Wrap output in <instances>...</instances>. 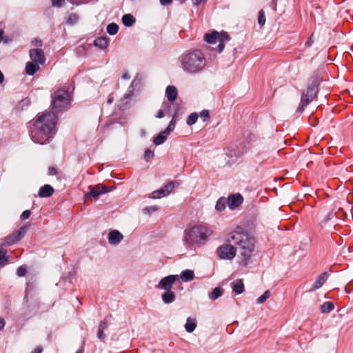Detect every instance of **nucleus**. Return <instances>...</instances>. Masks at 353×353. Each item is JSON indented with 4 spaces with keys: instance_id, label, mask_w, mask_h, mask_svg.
Masks as SVG:
<instances>
[{
    "instance_id": "nucleus-53",
    "label": "nucleus",
    "mask_w": 353,
    "mask_h": 353,
    "mask_svg": "<svg viewBox=\"0 0 353 353\" xmlns=\"http://www.w3.org/2000/svg\"><path fill=\"white\" fill-rule=\"evenodd\" d=\"M4 81V76L1 71L0 70V83H3Z\"/></svg>"
},
{
    "instance_id": "nucleus-36",
    "label": "nucleus",
    "mask_w": 353,
    "mask_h": 353,
    "mask_svg": "<svg viewBox=\"0 0 353 353\" xmlns=\"http://www.w3.org/2000/svg\"><path fill=\"white\" fill-rule=\"evenodd\" d=\"M258 23L261 26H263L265 23V13L263 10H261L259 12Z\"/></svg>"
},
{
    "instance_id": "nucleus-50",
    "label": "nucleus",
    "mask_w": 353,
    "mask_h": 353,
    "mask_svg": "<svg viewBox=\"0 0 353 353\" xmlns=\"http://www.w3.org/2000/svg\"><path fill=\"white\" fill-rule=\"evenodd\" d=\"M5 324L6 323L4 319L0 317V330L4 327Z\"/></svg>"
},
{
    "instance_id": "nucleus-10",
    "label": "nucleus",
    "mask_w": 353,
    "mask_h": 353,
    "mask_svg": "<svg viewBox=\"0 0 353 353\" xmlns=\"http://www.w3.org/2000/svg\"><path fill=\"white\" fill-rule=\"evenodd\" d=\"M174 188V183L173 181L169 182L165 185H163L161 188L154 191L150 196V198L152 199H160L164 196H168L171 193L172 190Z\"/></svg>"
},
{
    "instance_id": "nucleus-13",
    "label": "nucleus",
    "mask_w": 353,
    "mask_h": 353,
    "mask_svg": "<svg viewBox=\"0 0 353 353\" xmlns=\"http://www.w3.org/2000/svg\"><path fill=\"white\" fill-rule=\"evenodd\" d=\"M243 199L240 194H235L229 196L228 203L230 209H234L243 203Z\"/></svg>"
},
{
    "instance_id": "nucleus-51",
    "label": "nucleus",
    "mask_w": 353,
    "mask_h": 353,
    "mask_svg": "<svg viewBox=\"0 0 353 353\" xmlns=\"http://www.w3.org/2000/svg\"><path fill=\"white\" fill-rule=\"evenodd\" d=\"M334 216H335V214H334V213L330 212V213H329V214L327 215V218H326V219H327V220H329V219H330L333 218Z\"/></svg>"
},
{
    "instance_id": "nucleus-43",
    "label": "nucleus",
    "mask_w": 353,
    "mask_h": 353,
    "mask_svg": "<svg viewBox=\"0 0 353 353\" xmlns=\"http://www.w3.org/2000/svg\"><path fill=\"white\" fill-rule=\"evenodd\" d=\"M31 214V212L29 210H25L21 215V219L23 220H26L30 217Z\"/></svg>"
},
{
    "instance_id": "nucleus-25",
    "label": "nucleus",
    "mask_w": 353,
    "mask_h": 353,
    "mask_svg": "<svg viewBox=\"0 0 353 353\" xmlns=\"http://www.w3.org/2000/svg\"><path fill=\"white\" fill-rule=\"evenodd\" d=\"M169 134L165 130L161 132L153 140V143L156 145H159L163 143L167 139V137Z\"/></svg>"
},
{
    "instance_id": "nucleus-60",
    "label": "nucleus",
    "mask_w": 353,
    "mask_h": 353,
    "mask_svg": "<svg viewBox=\"0 0 353 353\" xmlns=\"http://www.w3.org/2000/svg\"><path fill=\"white\" fill-rule=\"evenodd\" d=\"M3 41H4V43H8V42H9V40H8V39H4V38H3Z\"/></svg>"
},
{
    "instance_id": "nucleus-16",
    "label": "nucleus",
    "mask_w": 353,
    "mask_h": 353,
    "mask_svg": "<svg viewBox=\"0 0 353 353\" xmlns=\"http://www.w3.org/2000/svg\"><path fill=\"white\" fill-rule=\"evenodd\" d=\"M165 96L170 102L174 101L178 96V91L174 85H168L165 90Z\"/></svg>"
},
{
    "instance_id": "nucleus-1",
    "label": "nucleus",
    "mask_w": 353,
    "mask_h": 353,
    "mask_svg": "<svg viewBox=\"0 0 353 353\" xmlns=\"http://www.w3.org/2000/svg\"><path fill=\"white\" fill-rule=\"evenodd\" d=\"M56 123L57 116L53 112L46 111L38 114L34 123L30 122L29 125L32 141L41 145L48 143L54 134Z\"/></svg>"
},
{
    "instance_id": "nucleus-24",
    "label": "nucleus",
    "mask_w": 353,
    "mask_h": 353,
    "mask_svg": "<svg viewBox=\"0 0 353 353\" xmlns=\"http://www.w3.org/2000/svg\"><path fill=\"white\" fill-rule=\"evenodd\" d=\"M180 277L183 282L191 281L194 277V271L191 270H185L181 272Z\"/></svg>"
},
{
    "instance_id": "nucleus-18",
    "label": "nucleus",
    "mask_w": 353,
    "mask_h": 353,
    "mask_svg": "<svg viewBox=\"0 0 353 353\" xmlns=\"http://www.w3.org/2000/svg\"><path fill=\"white\" fill-rule=\"evenodd\" d=\"M161 299L162 301L165 304H170L173 303L176 299V294L175 293L170 290H165V292H163L161 294Z\"/></svg>"
},
{
    "instance_id": "nucleus-56",
    "label": "nucleus",
    "mask_w": 353,
    "mask_h": 353,
    "mask_svg": "<svg viewBox=\"0 0 353 353\" xmlns=\"http://www.w3.org/2000/svg\"><path fill=\"white\" fill-rule=\"evenodd\" d=\"M313 41L311 40V39H310L306 43H305V46H310L312 45V43Z\"/></svg>"
},
{
    "instance_id": "nucleus-32",
    "label": "nucleus",
    "mask_w": 353,
    "mask_h": 353,
    "mask_svg": "<svg viewBox=\"0 0 353 353\" xmlns=\"http://www.w3.org/2000/svg\"><path fill=\"white\" fill-rule=\"evenodd\" d=\"M119 30V26L114 23H112L107 26V32L110 35H114Z\"/></svg>"
},
{
    "instance_id": "nucleus-45",
    "label": "nucleus",
    "mask_w": 353,
    "mask_h": 353,
    "mask_svg": "<svg viewBox=\"0 0 353 353\" xmlns=\"http://www.w3.org/2000/svg\"><path fill=\"white\" fill-rule=\"evenodd\" d=\"M218 52H221L224 48H225V45L224 43H223V41H219V44L218 45Z\"/></svg>"
},
{
    "instance_id": "nucleus-4",
    "label": "nucleus",
    "mask_w": 353,
    "mask_h": 353,
    "mask_svg": "<svg viewBox=\"0 0 353 353\" xmlns=\"http://www.w3.org/2000/svg\"><path fill=\"white\" fill-rule=\"evenodd\" d=\"M212 234V230L208 227L202 225H195L184 231L183 244L186 248H192L193 245L205 241Z\"/></svg>"
},
{
    "instance_id": "nucleus-21",
    "label": "nucleus",
    "mask_w": 353,
    "mask_h": 353,
    "mask_svg": "<svg viewBox=\"0 0 353 353\" xmlns=\"http://www.w3.org/2000/svg\"><path fill=\"white\" fill-rule=\"evenodd\" d=\"M109 39L106 37H101L97 38L94 41V44L96 47L99 48L101 50H103L107 48L108 46Z\"/></svg>"
},
{
    "instance_id": "nucleus-42",
    "label": "nucleus",
    "mask_w": 353,
    "mask_h": 353,
    "mask_svg": "<svg viewBox=\"0 0 353 353\" xmlns=\"http://www.w3.org/2000/svg\"><path fill=\"white\" fill-rule=\"evenodd\" d=\"M65 3V0H52L53 6L62 7Z\"/></svg>"
},
{
    "instance_id": "nucleus-23",
    "label": "nucleus",
    "mask_w": 353,
    "mask_h": 353,
    "mask_svg": "<svg viewBox=\"0 0 353 353\" xmlns=\"http://www.w3.org/2000/svg\"><path fill=\"white\" fill-rule=\"evenodd\" d=\"M107 321L106 320H103V321H101L100 323H99V327H98V331H97V337L99 339H100L101 341H103L105 338V335L104 334V330L106 329L107 327Z\"/></svg>"
},
{
    "instance_id": "nucleus-47",
    "label": "nucleus",
    "mask_w": 353,
    "mask_h": 353,
    "mask_svg": "<svg viewBox=\"0 0 353 353\" xmlns=\"http://www.w3.org/2000/svg\"><path fill=\"white\" fill-rule=\"evenodd\" d=\"M172 2V0H160V3L162 6L169 5Z\"/></svg>"
},
{
    "instance_id": "nucleus-41",
    "label": "nucleus",
    "mask_w": 353,
    "mask_h": 353,
    "mask_svg": "<svg viewBox=\"0 0 353 353\" xmlns=\"http://www.w3.org/2000/svg\"><path fill=\"white\" fill-rule=\"evenodd\" d=\"M200 117L203 119V121H205L207 119L210 118L209 111L207 110H203L200 112Z\"/></svg>"
},
{
    "instance_id": "nucleus-38",
    "label": "nucleus",
    "mask_w": 353,
    "mask_h": 353,
    "mask_svg": "<svg viewBox=\"0 0 353 353\" xmlns=\"http://www.w3.org/2000/svg\"><path fill=\"white\" fill-rule=\"evenodd\" d=\"M154 156V154L152 151L149 149L145 150L144 152V159L146 161H149L151 160Z\"/></svg>"
},
{
    "instance_id": "nucleus-59",
    "label": "nucleus",
    "mask_w": 353,
    "mask_h": 353,
    "mask_svg": "<svg viewBox=\"0 0 353 353\" xmlns=\"http://www.w3.org/2000/svg\"><path fill=\"white\" fill-rule=\"evenodd\" d=\"M37 45L39 46H42L41 41H39L38 42H37Z\"/></svg>"
},
{
    "instance_id": "nucleus-52",
    "label": "nucleus",
    "mask_w": 353,
    "mask_h": 353,
    "mask_svg": "<svg viewBox=\"0 0 353 353\" xmlns=\"http://www.w3.org/2000/svg\"><path fill=\"white\" fill-rule=\"evenodd\" d=\"M192 1L193 2L194 5L198 6L202 2L203 0H192Z\"/></svg>"
},
{
    "instance_id": "nucleus-26",
    "label": "nucleus",
    "mask_w": 353,
    "mask_h": 353,
    "mask_svg": "<svg viewBox=\"0 0 353 353\" xmlns=\"http://www.w3.org/2000/svg\"><path fill=\"white\" fill-rule=\"evenodd\" d=\"M223 294V289L221 287L215 288L213 291L209 294L210 299L214 301L221 297Z\"/></svg>"
},
{
    "instance_id": "nucleus-5",
    "label": "nucleus",
    "mask_w": 353,
    "mask_h": 353,
    "mask_svg": "<svg viewBox=\"0 0 353 353\" xmlns=\"http://www.w3.org/2000/svg\"><path fill=\"white\" fill-rule=\"evenodd\" d=\"M70 97L67 90L60 89L52 94L51 106L56 112H60L68 108Z\"/></svg>"
},
{
    "instance_id": "nucleus-27",
    "label": "nucleus",
    "mask_w": 353,
    "mask_h": 353,
    "mask_svg": "<svg viewBox=\"0 0 353 353\" xmlns=\"http://www.w3.org/2000/svg\"><path fill=\"white\" fill-rule=\"evenodd\" d=\"M122 22L125 26L130 27L135 23V19L132 14H126L122 17Z\"/></svg>"
},
{
    "instance_id": "nucleus-9",
    "label": "nucleus",
    "mask_w": 353,
    "mask_h": 353,
    "mask_svg": "<svg viewBox=\"0 0 353 353\" xmlns=\"http://www.w3.org/2000/svg\"><path fill=\"white\" fill-rule=\"evenodd\" d=\"M178 279L177 275H169L162 278L159 283L155 285L157 289L170 290L174 282Z\"/></svg>"
},
{
    "instance_id": "nucleus-12",
    "label": "nucleus",
    "mask_w": 353,
    "mask_h": 353,
    "mask_svg": "<svg viewBox=\"0 0 353 353\" xmlns=\"http://www.w3.org/2000/svg\"><path fill=\"white\" fill-rule=\"evenodd\" d=\"M90 191L88 193L87 196H90L94 199H97L99 196L101 194L108 192L107 187L98 184L92 188L90 187Z\"/></svg>"
},
{
    "instance_id": "nucleus-17",
    "label": "nucleus",
    "mask_w": 353,
    "mask_h": 353,
    "mask_svg": "<svg viewBox=\"0 0 353 353\" xmlns=\"http://www.w3.org/2000/svg\"><path fill=\"white\" fill-rule=\"evenodd\" d=\"M327 278L328 274L327 272H323L321 274L314 283L311 290H315L320 288L325 283Z\"/></svg>"
},
{
    "instance_id": "nucleus-15",
    "label": "nucleus",
    "mask_w": 353,
    "mask_h": 353,
    "mask_svg": "<svg viewBox=\"0 0 353 353\" xmlns=\"http://www.w3.org/2000/svg\"><path fill=\"white\" fill-rule=\"evenodd\" d=\"M204 39L207 43L210 44L215 43L217 41H222L220 33L217 31H213L211 33L205 34Z\"/></svg>"
},
{
    "instance_id": "nucleus-61",
    "label": "nucleus",
    "mask_w": 353,
    "mask_h": 353,
    "mask_svg": "<svg viewBox=\"0 0 353 353\" xmlns=\"http://www.w3.org/2000/svg\"><path fill=\"white\" fill-rule=\"evenodd\" d=\"M345 292L347 293H350V290H348L347 288H345Z\"/></svg>"
},
{
    "instance_id": "nucleus-29",
    "label": "nucleus",
    "mask_w": 353,
    "mask_h": 353,
    "mask_svg": "<svg viewBox=\"0 0 353 353\" xmlns=\"http://www.w3.org/2000/svg\"><path fill=\"white\" fill-rule=\"evenodd\" d=\"M196 327V324L195 322V320L193 319H191L190 317H188L186 321V323L185 325V330L191 333L192 332Z\"/></svg>"
},
{
    "instance_id": "nucleus-22",
    "label": "nucleus",
    "mask_w": 353,
    "mask_h": 353,
    "mask_svg": "<svg viewBox=\"0 0 353 353\" xmlns=\"http://www.w3.org/2000/svg\"><path fill=\"white\" fill-rule=\"evenodd\" d=\"M233 290L237 294H240L244 291V284L241 279H238L232 283Z\"/></svg>"
},
{
    "instance_id": "nucleus-19",
    "label": "nucleus",
    "mask_w": 353,
    "mask_h": 353,
    "mask_svg": "<svg viewBox=\"0 0 353 353\" xmlns=\"http://www.w3.org/2000/svg\"><path fill=\"white\" fill-rule=\"evenodd\" d=\"M54 193V189L50 185H44L39 191V196L41 198L49 197Z\"/></svg>"
},
{
    "instance_id": "nucleus-3",
    "label": "nucleus",
    "mask_w": 353,
    "mask_h": 353,
    "mask_svg": "<svg viewBox=\"0 0 353 353\" xmlns=\"http://www.w3.org/2000/svg\"><path fill=\"white\" fill-rule=\"evenodd\" d=\"M181 69L188 74H197L204 70L207 61L204 54L200 50H188L179 58Z\"/></svg>"
},
{
    "instance_id": "nucleus-34",
    "label": "nucleus",
    "mask_w": 353,
    "mask_h": 353,
    "mask_svg": "<svg viewBox=\"0 0 353 353\" xmlns=\"http://www.w3.org/2000/svg\"><path fill=\"white\" fill-rule=\"evenodd\" d=\"M270 292L269 290H266L257 299V303L259 304L263 303L270 296Z\"/></svg>"
},
{
    "instance_id": "nucleus-35",
    "label": "nucleus",
    "mask_w": 353,
    "mask_h": 353,
    "mask_svg": "<svg viewBox=\"0 0 353 353\" xmlns=\"http://www.w3.org/2000/svg\"><path fill=\"white\" fill-rule=\"evenodd\" d=\"M158 210V207L156 205L145 207L142 210L143 214H150L152 212H156Z\"/></svg>"
},
{
    "instance_id": "nucleus-6",
    "label": "nucleus",
    "mask_w": 353,
    "mask_h": 353,
    "mask_svg": "<svg viewBox=\"0 0 353 353\" xmlns=\"http://www.w3.org/2000/svg\"><path fill=\"white\" fill-rule=\"evenodd\" d=\"M319 92V82L314 79L308 85L306 90H303L301 95V103L298 110L302 112L304 108L313 101Z\"/></svg>"
},
{
    "instance_id": "nucleus-37",
    "label": "nucleus",
    "mask_w": 353,
    "mask_h": 353,
    "mask_svg": "<svg viewBox=\"0 0 353 353\" xmlns=\"http://www.w3.org/2000/svg\"><path fill=\"white\" fill-rule=\"evenodd\" d=\"M175 125H176V121L174 120V118H172V119L170 122L168 126L165 130V131L170 134V133L174 130V129L175 128Z\"/></svg>"
},
{
    "instance_id": "nucleus-14",
    "label": "nucleus",
    "mask_w": 353,
    "mask_h": 353,
    "mask_svg": "<svg viewBox=\"0 0 353 353\" xmlns=\"http://www.w3.org/2000/svg\"><path fill=\"white\" fill-rule=\"evenodd\" d=\"M123 239V235L118 230H112L108 234V242L111 245L119 244Z\"/></svg>"
},
{
    "instance_id": "nucleus-40",
    "label": "nucleus",
    "mask_w": 353,
    "mask_h": 353,
    "mask_svg": "<svg viewBox=\"0 0 353 353\" xmlns=\"http://www.w3.org/2000/svg\"><path fill=\"white\" fill-rule=\"evenodd\" d=\"M27 270L25 266H20L17 268V274L19 276H23L26 274Z\"/></svg>"
},
{
    "instance_id": "nucleus-49",
    "label": "nucleus",
    "mask_w": 353,
    "mask_h": 353,
    "mask_svg": "<svg viewBox=\"0 0 353 353\" xmlns=\"http://www.w3.org/2000/svg\"><path fill=\"white\" fill-rule=\"evenodd\" d=\"M156 117L157 118H159V119L163 118L164 117V113H163V110H159L157 112V114Z\"/></svg>"
},
{
    "instance_id": "nucleus-58",
    "label": "nucleus",
    "mask_w": 353,
    "mask_h": 353,
    "mask_svg": "<svg viewBox=\"0 0 353 353\" xmlns=\"http://www.w3.org/2000/svg\"><path fill=\"white\" fill-rule=\"evenodd\" d=\"M112 101H113V98L109 97L107 102L108 104H111L112 103Z\"/></svg>"
},
{
    "instance_id": "nucleus-2",
    "label": "nucleus",
    "mask_w": 353,
    "mask_h": 353,
    "mask_svg": "<svg viewBox=\"0 0 353 353\" xmlns=\"http://www.w3.org/2000/svg\"><path fill=\"white\" fill-rule=\"evenodd\" d=\"M225 241L236 246L239 252V263L246 266L252 255L255 246V239L241 227H236L229 232Z\"/></svg>"
},
{
    "instance_id": "nucleus-57",
    "label": "nucleus",
    "mask_w": 353,
    "mask_h": 353,
    "mask_svg": "<svg viewBox=\"0 0 353 353\" xmlns=\"http://www.w3.org/2000/svg\"><path fill=\"white\" fill-rule=\"evenodd\" d=\"M140 133H141V137H144L145 135V130H143V129L141 130Z\"/></svg>"
},
{
    "instance_id": "nucleus-54",
    "label": "nucleus",
    "mask_w": 353,
    "mask_h": 353,
    "mask_svg": "<svg viewBox=\"0 0 353 353\" xmlns=\"http://www.w3.org/2000/svg\"><path fill=\"white\" fill-rule=\"evenodd\" d=\"M122 78L124 79H130V75L128 73H124L122 76Z\"/></svg>"
},
{
    "instance_id": "nucleus-11",
    "label": "nucleus",
    "mask_w": 353,
    "mask_h": 353,
    "mask_svg": "<svg viewBox=\"0 0 353 353\" xmlns=\"http://www.w3.org/2000/svg\"><path fill=\"white\" fill-rule=\"evenodd\" d=\"M29 54L32 62L38 64H43L45 63L46 58L41 49H32L30 50Z\"/></svg>"
},
{
    "instance_id": "nucleus-31",
    "label": "nucleus",
    "mask_w": 353,
    "mask_h": 353,
    "mask_svg": "<svg viewBox=\"0 0 353 353\" xmlns=\"http://www.w3.org/2000/svg\"><path fill=\"white\" fill-rule=\"evenodd\" d=\"M79 15L77 13H70L67 17L66 23L72 26L79 21Z\"/></svg>"
},
{
    "instance_id": "nucleus-8",
    "label": "nucleus",
    "mask_w": 353,
    "mask_h": 353,
    "mask_svg": "<svg viewBox=\"0 0 353 353\" xmlns=\"http://www.w3.org/2000/svg\"><path fill=\"white\" fill-rule=\"evenodd\" d=\"M28 230V226H22L19 230H16L11 234L6 236L4 239V245H11L19 241H20L26 234Z\"/></svg>"
},
{
    "instance_id": "nucleus-28",
    "label": "nucleus",
    "mask_w": 353,
    "mask_h": 353,
    "mask_svg": "<svg viewBox=\"0 0 353 353\" xmlns=\"http://www.w3.org/2000/svg\"><path fill=\"white\" fill-rule=\"evenodd\" d=\"M334 308V304L330 301H326L323 303L320 307V310L322 313L326 314L332 312Z\"/></svg>"
},
{
    "instance_id": "nucleus-30",
    "label": "nucleus",
    "mask_w": 353,
    "mask_h": 353,
    "mask_svg": "<svg viewBox=\"0 0 353 353\" xmlns=\"http://www.w3.org/2000/svg\"><path fill=\"white\" fill-rule=\"evenodd\" d=\"M227 203L228 201L226 200L225 198L221 197L219 199L218 201H216L215 209L219 212L224 210L225 209Z\"/></svg>"
},
{
    "instance_id": "nucleus-46",
    "label": "nucleus",
    "mask_w": 353,
    "mask_h": 353,
    "mask_svg": "<svg viewBox=\"0 0 353 353\" xmlns=\"http://www.w3.org/2000/svg\"><path fill=\"white\" fill-rule=\"evenodd\" d=\"M220 35L222 41H223V40H229V35L226 32L220 33Z\"/></svg>"
},
{
    "instance_id": "nucleus-55",
    "label": "nucleus",
    "mask_w": 353,
    "mask_h": 353,
    "mask_svg": "<svg viewBox=\"0 0 353 353\" xmlns=\"http://www.w3.org/2000/svg\"><path fill=\"white\" fill-rule=\"evenodd\" d=\"M3 31L2 30H0V42L3 39Z\"/></svg>"
},
{
    "instance_id": "nucleus-7",
    "label": "nucleus",
    "mask_w": 353,
    "mask_h": 353,
    "mask_svg": "<svg viewBox=\"0 0 353 353\" xmlns=\"http://www.w3.org/2000/svg\"><path fill=\"white\" fill-rule=\"evenodd\" d=\"M216 254L220 259L232 260L236 254V248L227 242L217 248Z\"/></svg>"
},
{
    "instance_id": "nucleus-33",
    "label": "nucleus",
    "mask_w": 353,
    "mask_h": 353,
    "mask_svg": "<svg viewBox=\"0 0 353 353\" xmlns=\"http://www.w3.org/2000/svg\"><path fill=\"white\" fill-rule=\"evenodd\" d=\"M198 117H199V115L196 112H193V113L190 114L188 116V117L187 118L186 123L188 125H192L194 124L196 122Z\"/></svg>"
},
{
    "instance_id": "nucleus-44",
    "label": "nucleus",
    "mask_w": 353,
    "mask_h": 353,
    "mask_svg": "<svg viewBox=\"0 0 353 353\" xmlns=\"http://www.w3.org/2000/svg\"><path fill=\"white\" fill-rule=\"evenodd\" d=\"M57 171L55 168L54 167H49L48 168V174L49 175H55L57 174Z\"/></svg>"
},
{
    "instance_id": "nucleus-20",
    "label": "nucleus",
    "mask_w": 353,
    "mask_h": 353,
    "mask_svg": "<svg viewBox=\"0 0 353 353\" xmlns=\"http://www.w3.org/2000/svg\"><path fill=\"white\" fill-rule=\"evenodd\" d=\"M39 70V64L30 61L28 62L26 65V72L28 75H33Z\"/></svg>"
},
{
    "instance_id": "nucleus-48",
    "label": "nucleus",
    "mask_w": 353,
    "mask_h": 353,
    "mask_svg": "<svg viewBox=\"0 0 353 353\" xmlns=\"http://www.w3.org/2000/svg\"><path fill=\"white\" fill-rule=\"evenodd\" d=\"M42 351V347L41 346H38L31 353H41Z\"/></svg>"
},
{
    "instance_id": "nucleus-39",
    "label": "nucleus",
    "mask_w": 353,
    "mask_h": 353,
    "mask_svg": "<svg viewBox=\"0 0 353 353\" xmlns=\"http://www.w3.org/2000/svg\"><path fill=\"white\" fill-rule=\"evenodd\" d=\"M6 254V251L2 248H0V265L4 264L7 261Z\"/></svg>"
}]
</instances>
